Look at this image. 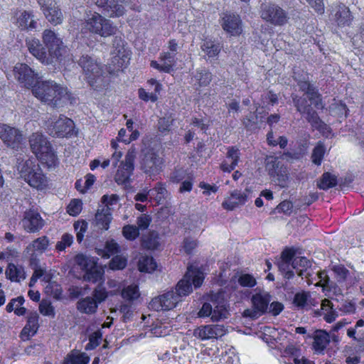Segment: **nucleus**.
<instances>
[{
    "mask_svg": "<svg viewBox=\"0 0 364 364\" xmlns=\"http://www.w3.org/2000/svg\"><path fill=\"white\" fill-rule=\"evenodd\" d=\"M112 220V209L109 207H103L95 213L96 223L103 230L109 228Z\"/></svg>",
    "mask_w": 364,
    "mask_h": 364,
    "instance_id": "obj_29",
    "label": "nucleus"
},
{
    "mask_svg": "<svg viewBox=\"0 0 364 364\" xmlns=\"http://www.w3.org/2000/svg\"><path fill=\"white\" fill-rule=\"evenodd\" d=\"M271 296L266 291H260L252 295V308L245 309L242 316L255 320L267 312Z\"/></svg>",
    "mask_w": 364,
    "mask_h": 364,
    "instance_id": "obj_10",
    "label": "nucleus"
},
{
    "mask_svg": "<svg viewBox=\"0 0 364 364\" xmlns=\"http://www.w3.org/2000/svg\"><path fill=\"white\" fill-rule=\"evenodd\" d=\"M336 184V176L329 172H326L322 175L320 181L317 183V186L320 189L327 190L330 188L334 187Z\"/></svg>",
    "mask_w": 364,
    "mask_h": 364,
    "instance_id": "obj_43",
    "label": "nucleus"
},
{
    "mask_svg": "<svg viewBox=\"0 0 364 364\" xmlns=\"http://www.w3.org/2000/svg\"><path fill=\"white\" fill-rule=\"evenodd\" d=\"M294 78L297 81L300 90L306 93L314 86L309 83L306 74L300 75L296 71H294Z\"/></svg>",
    "mask_w": 364,
    "mask_h": 364,
    "instance_id": "obj_51",
    "label": "nucleus"
},
{
    "mask_svg": "<svg viewBox=\"0 0 364 364\" xmlns=\"http://www.w3.org/2000/svg\"><path fill=\"white\" fill-rule=\"evenodd\" d=\"M90 361V358L86 353L73 350L67 354L63 362L65 364H88Z\"/></svg>",
    "mask_w": 364,
    "mask_h": 364,
    "instance_id": "obj_33",
    "label": "nucleus"
},
{
    "mask_svg": "<svg viewBox=\"0 0 364 364\" xmlns=\"http://www.w3.org/2000/svg\"><path fill=\"white\" fill-rule=\"evenodd\" d=\"M85 79L89 85L95 90H99L106 85V77L102 68L89 55H82L79 60Z\"/></svg>",
    "mask_w": 364,
    "mask_h": 364,
    "instance_id": "obj_4",
    "label": "nucleus"
},
{
    "mask_svg": "<svg viewBox=\"0 0 364 364\" xmlns=\"http://www.w3.org/2000/svg\"><path fill=\"white\" fill-rule=\"evenodd\" d=\"M16 25L22 31H30L37 27V21L33 11H17L15 13Z\"/></svg>",
    "mask_w": 364,
    "mask_h": 364,
    "instance_id": "obj_26",
    "label": "nucleus"
},
{
    "mask_svg": "<svg viewBox=\"0 0 364 364\" xmlns=\"http://www.w3.org/2000/svg\"><path fill=\"white\" fill-rule=\"evenodd\" d=\"M20 173L24 181L32 188L43 191L48 186V177L35 161L26 160L21 167Z\"/></svg>",
    "mask_w": 364,
    "mask_h": 364,
    "instance_id": "obj_5",
    "label": "nucleus"
},
{
    "mask_svg": "<svg viewBox=\"0 0 364 364\" xmlns=\"http://www.w3.org/2000/svg\"><path fill=\"white\" fill-rule=\"evenodd\" d=\"M82 209V202L78 198L72 199L66 208L67 213L73 217H76L80 215Z\"/></svg>",
    "mask_w": 364,
    "mask_h": 364,
    "instance_id": "obj_54",
    "label": "nucleus"
},
{
    "mask_svg": "<svg viewBox=\"0 0 364 364\" xmlns=\"http://www.w3.org/2000/svg\"><path fill=\"white\" fill-rule=\"evenodd\" d=\"M121 252L119 245L112 239L105 242L103 249H98L97 253L104 259H109L111 256L117 255Z\"/></svg>",
    "mask_w": 364,
    "mask_h": 364,
    "instance_id": "obj_34",
    "label": "nucleus"
},
{
    "mask_svg": "<svg viewBox=\"0 0 364 364\" xmlns=\"http://www.w3.org/2000/svg\"><path fill=\"white\" fill-rule=\"evenodd\" d=\"M181 301V299L178 298V296L172 289L153 298L149 304V308L156 311H168L176 307V304Z\"/></svg>",
    "mask_w": 364,
    "mask_h": 364,
    "instance_id": "obj_14",
    "label": "nucleus"
},
{
    "mask_svg": "<svg viewBox=\"0 0 364 364\" xmlns=\"http://www.w3.org/2000/svg\"><path fill=\"white\" fill-rule=\"evenodd\" d=\"M157 268V263L151 256L142 257L138 262V269L141 272L151 273Z\"/></svg>",
    "mask_w": 364,
    "mask_h": 364,
    "instance_id": "obj_38",
    "label": "nucleus"
},
{
    "mask_svg": "<svg viewBox=\"0 0 364 364\" xmlns=\"http://www.w3.org/2000/svg\"><path fill=\"white\" fill-rule=\"evenodd\" d=\"M32 152L39 162L47 168H55L59 165L57 152L52 144L43 134L33 133L29 139Z\"/></svg>",
    "mask_w": 364,
    "mask_h": 364,
    "instance_id": "obj_2",
    "label": "nucleus"
},
{
    "mask_svg": "<svg viewBox=\"0 0 364 364\" xmlns=\"http://www.w3.org/2000/svg\"><path fill=\"white\" fill-rule=\"evenodd\" d=\"M261 17L274 26H282L288 21L287 13L279 5L272 3L261 5Z\"/></svg>",
    "mask_w": 364,
    "mask_h": 364,
    "instance_id": "obj_12",
    "label": "nucleus"
},
{
    "mask_svg": "<svg viewBox=\"0 0 364 364\" xmlns=\"http://www.w3.org/2000/svg\"><path fill=\"white\" fill-rule=\"evenodd\" d=\"M314 347L316 350L322 351L329 343V335L323 330H317L314 336Z\"/></svg>",
    "mask_w": 364,
    "mask_h": 364,
    "instance_id": "obj_39",
    "label": "nucleus"
},
{
    "mask_svg": "<svg viewBox=\"0 0 364 364\" xmlns=\"http://www.w3.org/2000/svg\"><path fill=\"white\" fill-rule=\"evenodd\" d=\"M279 269L284 273V277L287 279H291L294 272L291 270V262L281 259L278 264Z\"/></svg>",
    "mask_w": 364,
    "mask_h": 364,
    "instance_id": "obj_64",
    "label": "nucleus"
},
{
    "mask_svg": "<svg viewBox=\"0 0 364 364\" xmlns=\"http://www.w3.org/2000/svg\"><path fill=\"white\" fill-rule=\"evenodd\" d=\"M200 49L205 53L208 59H212L218 55L221 50V46L220 43L215 40L205 38L201 43Z\"/></svg>",
    "mask_w": 364,
    "mask_h": 364,
    "instance_id": "obj_31",
    "label": "nucleus"
},
{
    "mask_svg": "<svg viewBox=\"0 0 364 364\" xmlns=\"http://www.w3.org/2000/svg\"><path fill=\"white\" fill-rule=\"evenodd\" d=\"M226 333L223 325H206L196 330L195 333L202 340H208L222 337Z\"/></svg>",
    "mask_w": 364,
    "mask_h": 364,
    "instance_id": "obj_22",
    "label": "nucleus"
},
{
    "mask_svg": "<svg viewBox=\"0 0 364 364\" xmlns=\"http://www.w3.org/2000/svg\"><path fill=\"white\" fill-rule=\"evenodd\" d=\"M38 320L39 317L36 314L30 316L27 320L26 326L22 330V334H27L28 336H34L37 333L39 328Z\"/></svg>",
    "mask_w": 364,
    "mask_h": 364,
    "instance_id": "obj_41",
    "label": "nucleus"
},
{
    "mask_svg": "<svg viewBox=\"0 0 364 364\" xmlns=\"http://www.w3.org/2000/svg\"><path fill=\"white\" fill-rule=\"evenodd\" d=\"M102 331L100 328L90 333L88 336V343L85 347V350L90 351L97 348L102 343Z\"/></svg>",
    "mask_w": 364,
    "mask_h": 364,
    "instance_id": "obj_42",
    "label": "nucleus"
},
{
    "mask_svg": "<svg viewBox=\"0 0 364 364\" xmlns=\"http://www.w3.org/2000/svg\"><path fill=\"white\" fill-rule=\"evenodd\" d=\"M237 282L242 287H253L257 284L255 278L250 274H241L239 276Z\"/></svg>",
    "mask_w": 364,
    "mask_h": 364,
    "instance_id": "obj_63",
    "label": "nucleus"
},
{
    "mask_svg": "<svg viewBox=\"0 0 364 364\" xmlns=\"http://www.w3.org/2000/svg\"><path fill=\"white\" fill-rule=\"evenodd\" d=\"M311 266L310 260L307 259L304 257H296L291 262V267L296 270V273L303 277L304 276L307 277L309 273L307 272L308 268Z\"/></svg>",
    "mask_w": 364,
    "mask_h": 364,
    "instance_id": "obj_35",
    "label": "nucleus"
},
{
    "mask_svg": "<svg viewBox=\"0 0 364 364\" xmlns=\"http://www.w3.org/2000/svg\"><path fill=\"white\" fill-rule=\"evenodd\" d=\"M6 277L11 282H20L26 279V272L22 266H16L14 263H9L6 269Z\"/></svg>",
    "mask_w": 364,
    "mask_h": 364,
    "instance_id": "obj_32",
    "label": "nucleus"
},
{
    "mask_svg": "<svg viewBox=\"0 0 364 364\" xmlns=\"http://www.w3.org/2000/svg\"><path fill=\"white\" fill-rule=\"evenodd\" d=\"M173 123V119L171 117H160L158 120L157 129L161 134H166L171 130V127Z\"/></svg>",
    "mask_w": 364,
    "mask_h": 364,
    "instance_id": "obj_60",
    "label": "nucleus"
},
{
    "mask_svg": "<svg viewBox=\"0 0 364 364\" xmlns=\"http://www.w3.org/2000/svg\"><path fill=\"white\" fill-rule=\"evenodd\" d=\"M122 232L124 238L129 241L135 240L140 235L139 228L134 225H125Z\"/></svg>",
    "mask_w": 364,
    "mask_h": 364,
    "instance_id": "obj_50",
    "label": "nucleus"
},
{
    "mask_svg": "<svg viewBox=\"0 0 364 364\" xmlns=\"http://www.w3.org/2000/svg\"><path fill=\"white\" fill-rule=\"evenodd\" d=\"M247 196L245 193H238L234 192L229 198V210L234 209L240 205H242L246 201Z\"/></svg>",
    "mask_w": 364,
    "mask_h": 364,
    "instance_id": "obj_57",
    "label": "nucleus"
},
{
    "mask_svg": "<svg viewBox=\"0 0 364 364\" xmlns=\"http://www.w3.org/2000/svg\"><path fill=\"white\" fill-rule=\"evenodd\" d=\"M292 100L296 110L301 114H304V112L310 110L312 107L308 101L304 97H298L297 95H293Z\"/></svg>",
    "mask_w": 364,
    "mask_h": 364,
    "instance_id": "obj_52",
    "label": "nucleus"
},
{
    "mask_svg": "<svg viewBox=\"0 0 364 364\" xmlns=\"http://www.w3.org/2000/svg\"><path fill=\"white\" fill-rule=\"evenodd\" d=\"M49 244L50 241L48 237L43 235L34 240L27 248L32 247L33 251L42 253L48 249Z\"/></svg>",
    "mask_w": 364,
    "mask_h": 364,
    "instance_id": "obj_45",
    "label": "nucleus"
},
{
    "mask_svg": "<svg viewBox=\"0 0 364 364\" xmlns=\"http://www.w3.org/2000/svg\"><path fill=\"white\" fill-rule=\"evenodd\" d=\"M99 304L92 296H86L77 302V309L85 314H94L97 312Z\"/></svg>",
    "mask_w": 364,
    "mask_h": 364,
    "instance_id": "obj_30",
    "label": "nucleus"
},
{
    "mask_svg": "<svg viewBox=\"0 0 364 364\" xmlns=\"http://www.w3.org/2000/svg\"><path fill=\"white\" fill-rule=\"evenodd\" d=\"M39 312L45 316L55 318V311L50 301H43L39 305Z\"/></svg>",
    "mask_w": 364,
    "mask_h": 364,
    "instance_id": "obj_59",
    "label": "nucleus"
},
{
    "mask_svg": "<svg viewBox=\"0 0 364 364\" xmlns=\"http://www.w3.org/2000/svg\"><path fill=\"white\" fill-rule=\"evenodd\" d=\"M293 304L299 309L307 311L311 309L312 306L318 304V301L311 297L309 292L301 291L294 295Z\"/></svg>",
    "mask_w": 364,
    "mask_h": 364,
    "instance_id": "obj_27",
    "label": "nucleus"
},
{
    "mask_svg": "<svg viewBox=\"0 0 364 364\" xmlns=\"http://www.w3.org/2000/svg\"><path fill=\"white\" fill-rule=\"evenodd\" d=\"M168 51L160 53L159 60L150 62L151 68L157 70L160 73H171L174 70L176 63V55L178 53V43L176 39H170L168 42Z\"/></svg>",
    "mask_w": 364,
    "mask_h": 364,
    "instance_id": "obj_7",
    "label": "nucleus"
},
{
    "mask_svg": "<svg viewBox=\"0 0 364 364\" xmlns=\"http://www.w3.org/2000/svg\"><path fill=\"white\" fill-rule=\"evenodd\" d=\"M95 4L110 18L122 16L126 11L124 5L118 0H95Z\"/></svg>",
    "mask_w": 364,
    "mask_h": 364,
    "instance_id": "obj_18",
    "label": "nucleus"
},
{
    "mask_svg": "<svg viewBox=\"0 0 364 364\" xmlns=\"http://www.w3.org/2000/svg\"><path fill=\"white\" fill-rule=\"evenodd\" d=\"M32 94L42 104L52 109L74 105L77 101L74 94L66 85L51 80L37 82L34 89H32Z\"/></svg>",
    "mask_w": 364,
    "mask_h": 364,
    "instance_id": "obj_1",
    "label": "nucleus"
},
{
    "mask_svg": "<svg viewBox=\"0 0 364 364\" xmlns=\"http://www.w3.org/2000/svg\"><path fill=\"white\" fill-rule=\"evenodd\" d=\"M14 75L21 86L31 90L40 81L38 73L26 63H17L14 68Z\"/></svg>",
    "mask_w": 364,
    "mask_h": 364,
    "instance_id": "obj_13",
    "label": "nucleus"
},
{
    "mask_svg": "<svg viewBox=\"0 0 364 364\" xmlns=\"http://www.w3.org/2000/svg\"><path fill=\"white\" fill-rule=\"evenodd\" d=\"M48 21L54 25L60 24L63 21V14L61 10L56 5L50 7L48 10L43 11Z\"/></svg>",
    "mask_w": 364,
    "mask_h": 364,
    "instance_id": "obj_40",
    "label": "nucleus"
},
{
    "mask_svg": "<svg viewBox=\"0 0 364 364\" xmlns=\"http://www.w3.org/2000/svg\"><path fill=\"white\" fill-rule=\"evenodd\" d=\"M333 12L332 18L338 26H348L351 24L353 16L349 8L346 5L338 4L335 7Z\"/></svg>",
    "mask_w": 364,
    "mask_h": 364,
    "instance_id": "obj_25",
    "label": "nucleus"
},
{
    "mask_svg": "<svg viewBox=\"0 0 364 364\" xmlns=\"http://www.w3.org/2000/svg\"><path fill=\"white\" fill-rule=\"evenodd\" d=\"M152 191L156 193L155 199L158 203H160L163 199H164L167 194L166 185L162 182L156 183L154 188L152 189Z\"/></svg>",
    "mask_w": 364,
    "mask_h": 364,
    "instance_id": "obj_62",
    "label": "nucleus"
},
{
    "mask_svg": "<svg viewBox=\"0 0 364 364\" xmlns=\"http://www.w3.org/2000/svg\"><path fill=\"white\" fill-rule=\"evenodd\" d=\"M22 223L27 232L35 233L43 228L45 221L37 210L29 209L24 213Z\"/></svg>",
    "mask_w": 364,
    "mask_h": 364,
    "instance_id": "obj_17",
    "label": "nucleus"
},
{
    "mask_svg": "<svg viewBox=\"0 0 364 364\" xmlns=\"http://www.w3.org/2000/svg\"><path fill=\"white\" fill-rule=\"evenodd\" d=\"M85 27L90 33L105 38L114 35L117 30L110 20L97 12L85 21Z\"/></svg>",
    "mask_w": 364,
    "mask_h": 364,
    "instance_id": "obj_8",
    "label": "nucleus"
},
{
    "mask_svg": "<svg viewBox=\"0 0 364 364\" xmlns=\"http://www.w3.org/2000/svg\"><path fill=\"white\" fill-rule=\"evenodd\" d=\"M74 229L77 231V240L80 243L83 240L85 233L87 230V223L85 220L77 221L74 223Z\"/></svg>",
    "mask_w": 364,
    "mask_h": 364,
    "instance_id": "obj_61",
    "label": "nucleus"
},
{
    "mask_svg": "<svg viewBox=\"0 0 364 364\" xmlns=\"http://www.w3.org/2000/svg\"><path fill=\"white\" fill-rule=\"evenodd\" d=\"M175 289L174 292L180 299L183 296L189 295L193 291L192 283L190 282L188 278H186V274L178 282Z\"/></svg>",
    "mask_w": 364,
    "mask_h": 364,
    "instance_id": "obj_37",
    "label": "nucleus"
},
{
    "mask_svg": "<svg viewBox=\"0 0 364 364\" xmlns=\"http://www.w3.org/2000/svg\"><path fill=\"white\" fill-rule=\"evenodd\" d=\"M146 84L149 86L154 87V92H148L144 88L140 87L138 89L139 98L144 102H157L159 100V95L163 88L162 84L155 78L149 79Z\"/></svg>",
    "mask_w": 364,
    "mask_h": 364,
    "instance_id": "obj_24",
    "label": "nucleus"
},
{
    "mask_svg": "<svg viewBox=\"0 0 364 364\" xmlns=\"http://www.w3.org/2000/svg\"><path fill=\"white\" fill-rule=\"evenodd\" d=\"M139 288L136 285H129L122 291V296L128 301H133L139 297Z\"/></svg>",
    "mask_w": 364,
    "mask_h": 364,
    "instance_id": "obj_56",
    "label": "nucleus"
},
{
    "mask_svg": "<svg viewBox=\"0 0 364 364\" xmlns=\"http://www.w3.org/2000/svg\"><path fill=\"white\" fill-rule=\"evenodd\" d=\"M331 269L338 283L345 284L346 288L355 285L358 281L355 271L348 270L343 264L334 265Z\"/></svg>",
    "mask_w": 364,
    "mask_h": 364,
    "instance_id": "obj_19",
    "label": "nucleus"
},
{
    "mask_svg": "<svg viewBox=\"0 0 364 364\" xmlns=\"http://www.w3.org/2000/svg\"><path fill=\"white\" fill-rule=\"evenodd\" d=\"M99 259L96 257H88L83 254H77L75 261L84 272L83 279L93 284L105 282L104 268L98 264Z\"/></svg>",
    "mask_w": 364,
    "mask_h": 364,
    "instance_id": "obj_3",
    "label": "nucleus"
},
{
    "mask_svg": "<svg viewBox=\"0 0 364 364\" xmlns=\"http://www.w3.org/2000/svg\"><path fill=\"white\" fill-rule=\"evenodd\" d=\"M135 156L133 152L128 151L124 161H121L114 175V181L119 186L127 188L132 183L131 177L134 170Z\"/></svg>",
    "mask_w": 364,
    "mask_h": 364,
    "instance_id": "obj_9",
    "label": "nucleus"
},
{
    "mask_svg": "<svg viewBox=\"0 0 364 364\" xmlns=\"http://www.w3.org/2000/svg\"><path fill=\"white\" fill-rule=\"evenodd\" d=\"M306 119L311 124L314 129H321L326 127V124L320 119L317 112L311 108L310 110L304 112Z\"/></svg>",
    "mask_w": 364,
    "mask_h": 364,
    "instance_id": "obj_44",
    "label": "nucleus"
},
{
    "mask_svg": "<svg viewBox=\"0 0 364 364\" xmlns=\"http://www.w3.org/2000/svg\"><path fill=\"white\" fill-rule=\"evenodd\" d=\"M26 44L29 53L43 63H50L47 50L40 40L31 38L26 40Z\"/></svg>",
    "mask_w": 364,
    "mask_h": 364,
    "instance_id": "obj_23",
    "label": "nucleus"
},
{
    "mask_svg": "<svg viewBox=\"0 0 364 364\" xmlns=\"http://www.w3.org/2000/svg\"><path fill=\"white\" fill-rule=\"evenodd\" d=\"M127 265V259L126 257L117 255L113 256V257L109 262V268L111 270H122Z\"/></svg>",
    "mask_w": 364,
    "mask_h": 364,
    "instance_id": "obj_47",
    "label": "nucleus"
},
{
    "mask_svg": "<svg viewBox=\"0 0 364 364\" xmlns=\"http://www.w3.org/2000/svg\"><path fill=\"white\" fill-rule=\"evenodd\" d=\"M42 39L47 50L49 63L61 62L68 50L62 38L53 31L46 29L43 32Z\"/></svg>",
    "mask_w": 364,
    "mask_h": 364,
    "instance_id": "obj_6",
    "label": "nucleus"
},
{
    "mask_svg": "<svg viewBox=\"0 0 364 364\" xmlns=\"http://www.w3.org/2000/svg\"><path fill=\"white\" fill-rule=\"evenodd\" d=\"M141 245L146 250H158L161 245L159 233L156 231L149 232L142 237Z\"/></svg>",
    "mask_w": 364,
    "mask_h": 364,
    "instance_id": "obj_36",
    "label": "nucleus"
},
{
    "mask_svg": "<svg viewBox=\"0 0 364 364\" xmlns=\"http://www.w3.org/2000/svg\"><path fill=\"white\" fill-rule=\"evenodd\" d=\"M0 139L8 147L18 149L22 144L23 134L17 128L0 124Z\"/></svg>",
    "mask_w": 364,
    "mask_h": 364,
    "instance_id": "obj_16",
    "label": "nucleus"
},
{
    "mask_svg": "<svg viewBox=\"0 0 364 364\" xmlns=\"http://www.w3.org/2000/svg\"><path fill=\"white\" fill-rule=\"evenodd\" d=\"M162 164L163 159L159 157L158 153L153 148H151L144 154L141 168L145 173L151 177L161 172Z\"/></svg>",
    "mask_w": 364,
    "mask_h": 364,
    "instance_id": "obj_15",
    "label": "nucleus"
},
{
    "mask_svg": "<svg viewBox=\"0 0 364 364\" xmlns=\"http://www.w3.org/2000/svg\"><path fill=\"white\" fill-rule=\"evenodd\" d=\"M242 22L239 16L229 15V34L237 36L242 33Z\"/></svg>",
    "mask_w": 364,
    "mask_h": 364,
    "instance_id": "obj_46",
    "label": "nucleus"
},
{
    "mask_svg": "<svg viewBox=\"0 0 364 364\" xmlns=\"http://www.w3.org/2000/svg\"><path fill=\"white\" fill-rule=\"evenodd\" d=\"M75 128L73 120L60 114L56 121L48 127V131L49 134L54 137L70 138L75 135Z\"/></svg>",
    "mask_w": 364,
    "mask_h": 364,
    "instance_id": "obj_11",
    "label": "nucleus"
},
{
    "mask_svg": "<svg viewBox=\"0 0 364 364\" xmlns=\"http://www.w3.org/2000/svg\"><path fill=\"white\" fill-rule=\"evenodd\" d=\"M189 174L183 167H175L171 172L168 179L171 183L178 184L186 178Z\"/></svg>",
    "mask_w": 364,
    "mask_h": 364,
    "instance_id": "obj_48",
    "label": "nucleus"
},
{
    "mask_svg": "<svg viewBox=\"0 0 364 364\" xmlns=\"http://www.w3.org/2000/svg\"><path fill=\"white\" fill-rule=\"evenodd\" d=\"M325 151L326 147L324 144L319 141L313 150L311 154L312 162L316 165H320L323 158Z\"/></svg>",
    "mask_w": 364,
    "mask_h": 364,
    "instance_id": "obj_53",
    "label": "nucleus"
},
{
    "mask_svg": "<svg viewBox=\"0 0 364 364\" xmlns=\"http://www.w3.org/2000/svg\"><path fill=\"white\" fill-rule=\"evenodd\" d=\"M200 87L208 86L212 80L211 73L206 70H198L194 76Z\"/></svg>",
    "mask_w": 364,
    "mask_h": 364,
    "instance_id": "obj_49",
    "label": "nucleus"
},
{
    "mask_svg": "<svg viewBox=\"0 0 364 364\" xmlns=\"http://www.w3.org/2000/svg\"><path fill=\"white\" fill-rule=\"evenodd\" d=\"M186 278H188L195 288H199L203 283L205 276L203 271L193 264L188 265L186 272Z\"/></svg>",
    "mask_w": 364,
    "mask_h": 364,
    "instance_id": "obj_28",
    "label": "nucleus"
},
{
    "mask_svg": "<svg viewBox=\"0 0 364 364\" xmlns=\"http://www.w3.org/2000/svg\"><path fill=\"white\" fill-rule=\"evenodd\" d=\"M73 242V236L70 233H64L61 237V240L56 243L55 249L58 252H63L67 247H70Z\"/></svg>",
    "mask_w": 364,
    "mask_h": 364,
    "instance_id": "obj_58",
    "label": "nucleus"
},
{
    "mask_svg": "<svg viewBox=\"0 0 364 364\" xmlns=\"http://www.w3.org/2000/svg\"><path fill=\"white\" fill-rule=\"evenodd\" d=\"M270 164L272 167L268 168V172L272 181L281 188L287 187L289 182L287 168L279 166V164L276 161H272Z\"/></svg>",
    "mask_w": 364,
    "mask_h": 364,
    "instance_id": "obj_20",
    "label": "nucleus"
},
{
    "mask_svg": "<svg viewBox=\"0 0 364 364\" xmlns=\"http://www.w3.org/2000/svg\"><path fill=\"white\" fill-rule=\"evenodd\" d=\"M92 297L96 300V302L100 304L105 301L108 297V292L103 284L98 283L97 287L93 290Z\"/></svg>",
    "mask_w": 364,
    "mask_h": 364,
    "instance_id": "obj_55",
    "label": "nucleus"
},
{
    "mask_svg": "<svg viewBox=\"0 0 364 364\" xmlns=\"http://www.w3.org/2000/svg\"><path fill=\"white\" fill-rule=\"evenodd\" d=\"M111 54L112 58L109 63V68L110 69L111 73L123 71L128 67L131 59V51H126L123 53H122V52L117 53L116 51H112Z\"/></svg>",
    "mask_w": 364,
    "mask_h": 364,
    "instance_id": "obj_21",
    "label": "nucleus"
}]
</instances>
